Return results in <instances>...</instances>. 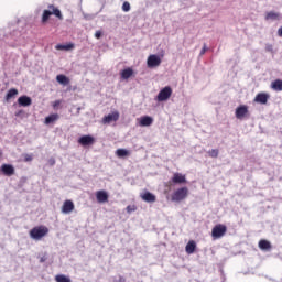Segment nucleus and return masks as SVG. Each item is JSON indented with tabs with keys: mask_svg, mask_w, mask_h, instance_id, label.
Masks as SVG:
<instances>
[{
	"mask_svg": "<svg viewBox=\"0 0 282 282\" xmlns=\"http://www.w3.org/2000/svg\"><path fill=\"white\" fill-rule=\"evenodd\" d=\"M247 113H248V106L246 105H241L236 109V118L238 120L246 118Z\"/></svg>",
	"mask_w": 282,
	"mask_h": 282,
	"instance_id": "obj_9",
	"label": "nucleus"
},
{
	"mask_svg": "<svg viewBox=\"0 0 282 282\" xmlns=\"http://www.w3.org/2000/svg\"><path fill=\"white\" fill-rule=\"evenodd\" d=\"M122 10H123V12H129V10H131V4L127 1L123 2Z\"/></svg>",
	"mask_w": 282,
	"mask_h": 282,
	"instance_id": "obj_29",
	"label": "nucleus"
},
{
	"mask_svg": "<svg viewBox=\"0 0 282 282\" xmlns=\"http://www.w3.org/2000/svg\"><path fill=\"white\" fill-rule=\"evenodd\" d=\"M226 232H228V227H226V225L218 224L212 229V237L213 239H221Z\"/></svg>",
	"mask_w": 282,
	"mask_h": 282,
	"instance_id": "obj_4",
	"label": "nucleus"
},
{
	"mask_svg": "<svg viewBox=\"0 0 282 282\" xmlns=\"http://www.w3.org/2000/svg\"><path fill=\"white\" fill-rule=\"evenodd\" d=\"M56 282H72V279L67 278L65 274H57L55 276Z\"/></svg>",
	"mask_w": 282,
	"mask_h": 282,
	"instance_id": "obj_27",
	"label": "nucleus"
},
{
	"mask_svg": "<svg viewBox=\"0 0 282 282\" xmlns=\"http://www.w3.org/2000/svg\"><path fill=\"white\" fill-rule=\"evenodd\" d=\"M48 234L50 229L43 225L32 228L29 232L31 239H34L35 241H41V239H43V237H46V235Z\"/></svg>",
	"mask_w": 282,
	"mask_h": 282,
	"instance_id": "obj_2",
	"label": "nucleus"
},
{
	"mask_svg": "<svg viewBox=\"0 0 282 282\" xmlns=\"http://www.w3.org/2000/svg\"><path fill=\"white\" fill-rule=\"evenodd\" d=\"M141 199L148 204H153L156 202L158 197H155V195L151 192H145L141 194Z\"/></svg>",
	"mask_w": 282,
	"mask_h": 282,
	"instance_id": "obj_13",
	"label": "nucleus"
},
{
	"mask_svg": "<svg viewBox=\"0 0 282 282\" xmlns=\"http://www.w3.org/2000/svg\"><path fill=\"white\" fill-rule=\"evenodd\" d=\"M118 120H120V112L115 111L112 113H109L108 116H105L102 118V123L104 124H110V122H118Z\"/></svg>",
	"mask_w": 282,
	"mask_h": 282,
	"instance_id": "obj_6",
	"label": "nucleus"
},
{
	"mask_svg": "<svg viewBox=\"0 0 282 282\" xmlns=\"http://www.w3.org/2000/svg\"><path fill=\"white\" fill-rule=\"evenodd\" d=\"M57 17L59 21H63V13H61V9L56 8L54 4L48 6V10L45 9L42 13V23L45 24L50 21V17Z\"/></svg>",
	"mask_w": 282,
	"mask_h": 282,
	"instance_id": "obj_1",
	"label": "nucleus"
},
{
	"mask_svg": "<svg viewBox=\"0 0 282 282\" xmlns=\"http://www.w3.org/2000/svg\"><path fill=\"white\" fill-rule=\"evenodd\" d=\"M188 197V187H181L176 189L172 196L171 202H184Z\"/></svg>",
	"mask_w": 282,
	"mask_h": 282,
	"instance_id": "obj_3",
	"label": "nucleus"
},
{
	"mask_svg": "<svg viewBox=\"0 0 282 282\" xmlns=\"http://www.w3.org/2000/svg\"><path fill=\"white\" fill-rule=\"evenodd\" d=\"M15 96H19V90L17 88H11L8 90L6 95V100H12V98H14Z\"/></svg>",
	"mask_w": 282,
	"mask_h": 282,
	"instance_id": "obj_23",
	"label": "nucleus"
},
{
	"mask_svg": "<svg viewBox=\"0 0 282 282\" xmlns=\"http://www.w3.org/2000/svg\"><path fill=\"white\" fill-rule=\"evenodd\" d=\"M58 118H61V116H58V113H52L45 118L44 124H52V123L56 122V120H58Z\"/></svg>",
	"mask_w": 282,
	"mask_h": 282,
	"instance_id": "obj_22",
	"label": "nucleus"
},
{
	"mask_svg": "<svg viewBox=\"0 0 282 282\" xmlns=\"http://www.w3.org/2000/svg\"><path fill=\"white\" fill-rule=\"evenodd\" d=\"M96 198L99 204H105L109 202V194H107V192L101 189L96 193Z\"/></svg>",
	"mask_w": 282,
	"mask_h": 282,
	"instance_id": "obj_11",
	"label": "nucleus"
},
{
	"mask_svg": "<svg viewBox=\"0 0 282 282\" xmlns=\"http://www.w3.org/2000/svg\"><path fill=\"white\" fill-rule=\"evenodd\" d=\"M18 105L20 107H30V105H32V98L25 95L21 96L18 98Z\"/></svg>",
	"mask_w": 282,
	"mask_h": 282,
	"instance_id": "obj_15",
	"label": "nucleus"
},
{
	"mask_svg": "<svg viewBox=\"0 0 282 282\" xmlns=\"http://www.w3.org/2000/svg\"><path fill=\"white\" fill-rule=\"evenodd\" d=\"M56 80L57 83H59V85H69V77L65 76V75H57L56 76Z\"/></svg>",
	"mask_w": 282,
	"mask_h": 282,
	"instance_id": "obj_25",
	"label": "nucleus"
},
{
	"mask_svg": "<svg viewBox=\"0 0 282 282\" xmlns=\"http://www.w3.org/2000/svg\"><path fill=\"white\" fill-rule=\"evenodd\" d=\"M33 158L31 154H25L24 155V162H32Z\"/></svg>",
	"mask_w": 282,
	"mask_h": 282,
	"instance_id": "obj_31",
	"label": "nucleus"
},
{
	"mask_svg": "<svg viewBox=\"0 0 282 282\" xmlns=\"http://www.w3.org/2000/svg\"><path fill=\"white\" fill-rule=\"evenodd\" d=\"M51 164H54V160H53V161H51Z\"/></svg>",
	"mask_w": 282,
	"mask_h": 282,
	"instance_id": "obj_39",
	"label": "nucleus"
},
{
	"mask_svg": "<svg viewBox=\"0 0 282 282\" xmlns=\"http://www.w3.org/2000/svg\"><path fill=\"white\" fill-rule=\"evenodd\" d=\"M280 19H281V13L279 12L270 11V12H267L265 14V21H280Z\"/></svg>",
	"mask_w": 282,
	"mask_h": 282,
	"instance_id": "obj_17",
	"label": "nucleus"
},
{
	"mask_svg": "<svg viewBox=\"0 0 282 282\" xmlns=\"http://www.w3.org/2000/svg\"><path fill=\"white\" fill-rule=\"evenodd\" d=\"M95 36L97 39H100L102 36V32L101 31H96Z\"/></svg>",
	"mask_w": 282,
	"mask_h": 282,
	"instance_id": "obj_34",
	"label": "nucleus"
},
{
	"mask_svg": "<svg viewBox=\"0 0 282 282\" xmlns=\"http://www.w3.org/2000/svg\"><path fill=\"white\" fill-rule=\"evenodd\" d=\"M1 171L3 175H7V177H12V175H14V166L10 164H2Z\"/></svg>",
	"mask_w": 282,
	"mask_h": 282,
	"instance_id": "obj_14",
	"label": "nucleus"
},
{
	"mask_svg": "<svg viewBox=\"0 0 282 282\" xmlns=\"http://www.w3.org/2000/svg\"><path fill=\"white\" fill-rule=\"evenodd\" d=\"M74 208H75L74 202L67 199L64 202L62 206V213H64V215H69V213H72Z\"/></svg>",
	"mask_w": 282,
	"mask_h": 282,
	"instance_id": "obj_12",
	"label": "nucleus"
},
{
	"mask_svg": "<svg viewBox=\"0 0 282 282\" xmlns=\"http://www.w3.org/2000/svg\"><path fill=\"white\" fill-rule=\"evenodd\" d=\"M197 248V243L194 240H189L185 247V252L187 254H193Z\"/></svg>",
	"mask_w": 282,
	"mask_h": 282,
	"instance_id": "obj_19",
	"label": "nucleus"
},
{
	"mask_svg": "<svg viewBox=\"0 0 282 282\" xmlns=\"http://www.w3.org/2000/svg\"><path fill=\"white\" fill-rule=\"evenodd\" d=\"M61 105V100H55L53 102V108L56 109V107H58Z\"/></svg>",
	"mask_w": 282,
	"mask_h": 282,
	"instance_id": "obj_33",
	"label": "nucleus"
},
{
	"mask_svg": "<svg viewBox=\"0 0 282 282\" xmlns=\"http://www.w3.org/2000/svg\"><path fill=\"white\" fill-rule=\"evenodd\" d=\"M40 261H41V263H44V261H45V258H41V260H40Z\"/></svg>",
	"mask_w": 282,
	"mask_h": 282,
	"instance_id": "obj_38",
	"label": "nucleus"
},
{
	"mask_svg": "<svg viewBox=\"0 0 282 282\" xmlns=\"http://www.w3.org/2000/svg\"><path fill=\"white\" fill-rule=\"evenodd\" d=\"M206 44H204V47L200 51V56H204V54H206Z\"/></svg>",
	"mask_w": 282,
	"mask_h": 282,
	"instance_id": "obj_36",
	"label": "nucleus"
},
{
	"mask_svg": "<svg viewBox=\"0 0 282 282\" xmlns=\"http://www.w3.org/2000/svg\"><path fill=\"white\" fill-rule=\"evenodd\" d=\"M126 210L127 213H133L135 210V206L128 205Z\"/></svg>",
	"mask_w": 282,
	"mask_h": 282,
	"instance_id": "obj_30",
	"label": "nucleus"
},
{
	"mask_svg": "<svg viewBox=\"0 0 282 282\" xmlns=\"http://www.w3.org/2000/svg\"><path fill=\"white\" fill-rule=\"evenodd\" d=\"M260 250H272V243L265 239H261L258 243Z\"/></svg>",
	"mask_w": 282,
	"mask_h": 282,
	"instance_id": "obj_21",
	"label": "nucleus"
},
{
	"mask_svg": "<svg viewBox=\"0 0 282 282\" xmlns=\"http://www.w3.org/2000/svg\"><path fill=\"white\" fill-rule=\"evenodd\" d=\"M209 158H219V150L218 149H213L208 151Z\"/></svg>",
	"mask_w": 282,
	"mask_h": 282,
	"instance_id": "obj_28",
	"label": "nucleus"
},
{
	"mask_svg": "<svg viewBox=\"0 0 282 282\" xmlns=\"http://www.w3.org/2000/svg\"><path fill=\"white\" fill-rule=\"evenodd\" d=\"M64 47H65L66 51L74 50V44L69 43L67 45H64Z\"/></svg>",
	"mask_w": 282,
	"mask_h": 282,
	"instance_id": "obj_32",
	"label": "nucleus"
},
{
	"mask_svg": "<svg viewBox=\"0 0 282 282\" xmlns=\"http://www.w3.org/2000/svg\"><path fill=\"white\" fill-rule=\"evenodd\" d=\"M268 98H270V96H268V94L259 93L254 97V102H259L260 105H267L268 104Z\"/></svg>",
	"mask_w": 282,
	"mask_h": 282,
	"instance_id": "obj_16",
	"label": "nucleus"
},
{
	"mask_svg": "<svg viewBox=\"0 0 282 282\" xmlns=\"http://www.w3.org/2000/svg\"><path fill=\"white\" fill-rule=\"evenodd\" d=\"M117 158H129L131 155V152L127 149H118L116 151Z\"/></svg>",
	"mask_w": 282,
	"mask_h": 282,
	"instance_id": "obj_24",
	"label": "nucleus"
},
{
	"mask_svg": "<svg viewBox=\"0 0 282 282\" xmlns=\"http://www.w3.org/2000/svg\"><path fill=\"white\" fill-rule=\"evenodd\" d=\"M278 36H280L282 39V26H280L278 30Z\"/></svg>",
	"mask_w": 282,
	"mask_h": 282,
	"instance_id": "obj_37",
	"label": "nucleus"
},
{
	"mask_svg": "<svg viewBox=\"0 0 282 282\" xmlns=\"http://www.w3.org/2000/svg\"><path fill=\"white\" fill-rule=\"evenodd\" d=\"M171 96H173V88H171V86H166L160 90V93L156 96V100L159 102H164V101L169 100V98H171Z\"/></svg>",
	"mask_w": 282,
	"mask_h": 282,
	"instance_id": "obj_5",
	"label": "nucleus"
},
{
	"mask_svg": "<svg viewBox=\"0 0 282 282\" xmlns=\"http://www.w3.org/2000/svg\"><path fill=\"white\" fill-rule=\"evenodd\" d=\"M120 76L123 80H129V78H131V76H133V68L128 67V68L121 70Z\"/></svg>",
	"mask_w": 282,
	"mask_h": 282,
	"instance_id": "obj_20",
	"label": "nucleus"
},
{
	"mask_svg": "<svg viewBox=\"0 0 282 282\" xmlns=\"http://www.w3.org/2000/svg\"><path fill=\"white\" fill-rule=\"evenodd\" d=\"M96 139L89 134L87 135H83L78 139V144H80L82 147H91L93 144H95Z\"/></svg>",
	"mask_w": 282,
	"mask_h": 282,
	"instance_id": "obj_7",
	"label": "nucleus"
},
{
	"mask_svg": "<svg viewBox=\"0 0 282 282\" xmlns=\"http://www.w3.org/2000/svg\"><path fill=\"white\" fill-rule=\"evenodd\" d=\"M172 184H186V175L182 173H174L171 180Z\"/></svg>",
	"mask_w": 282,
	"mask_h": 282,
	"instance_id": "obj_10",
	"label": "nucleus"
},
{
	"mask_svg": "<svg viewBox=\"0 0 282 282\" xmlns=\"http://www.w3.org/2000/svg\"><path fill=\"white\" fill-rule=\"evenodd\" d=\"M271 87L274 91H282V79H275L272 82Z\"/></svg>",
	"mask_w": 282,
	"mask_h": 282,
	"instance_id": "obj_26",
	"label": "nucleus"
},
{
	"mask_svg": "<svg viewBox=\"0 0 282 282\" xmlns=\"http://www.w3.org/2000/svg\"><path fill=\"white\" fill-rule=\"evenodd\" d=\"M55 50H65V45H63V44H57V45L55 46Z\"/></svg>",
	"mask_w": 282,
	"mask_h": 282,
	"instance_id": "obj_35",
	"label": "nucleus"
},
{
	"mask_svg": "<svg viewBox=\"0 0 282 282\" xmlns=\"http://www.w3.org/2000/svg\"><path fill=\"white\" fill-rule=\"evenodd\" d=\"M139 124L140 127H151V124H153V118L150 116H143L139 121Z\"/></svg>",
	"mask_w": 282,
	"mask_h": 282,
	"instance_id": "obj_18",
	"label": "nucleus"
},
{
	"mask_svg": "<svg viewBox=\"0 0 282 282\" xmlns=\"http://www.w3.org/2000/svg\"><path fill=\"white\" fill-rule=\"evenodd\" d=\"M148 67H160L162 65V59L158 55H150L147 61Z\"/></svg>",
	"mask_w": 282,
	"mask_h": 282,
	"instance_id": "obj_8",
	"label": "nucleus"
}]
</instances>
